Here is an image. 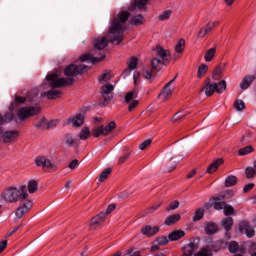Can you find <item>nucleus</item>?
Listing matches in <instances>:
<instances>
[{
	"instance_id": "38",
	"label": "nucleus",
	"mask_w": 256,
	"mask_h": 256,
	"mask_svg": "<svg viewBox=\"0 0 256 256\" xmlns=\"http://www.w3.org/2000/svg\"><path fill=\"white\" fill-rule=\"evenodd\" d=\"M89 137H91V131H89V128L84 127L79 133V139H81V141H87Z\"/></svg>"
},
{
	"instance_id": "50",
	"label": "nucleus",
	"mask_w": 256,
	"mask_h": 256,
	"mask_svg": "<svg viewBox=\"0 0 256 256\" xmlns=\"http://www.w3.org/2000/svg\"><path fill=\"white\" fill-rule=\"evenodd\" d=\"M234 109H236V111H244L245 102H243V100H235Z\"/></svg>"
},
{
	"instance_id": "1",
	"label": "nucleus",
	"mask_w": 256,
	"mask_h": 256,
	"mask_svg": "<svg viewBox=\"0 0 256 256\" xmlns=\"http://www.w3.org/2000/svg\"><path fill=\"white\" fill-rule=\"evenodd\" d=\"M129 17H131V13L127 10H122L117 16H115L112 19V24L108 30L107 36L96 37L93 39L94 49L103 51V49L109 45V41L110 43H115V41H117V45H121L125 39V36L123 35L125 34V31H127L125 24L129 20Z\"/></svg>"
},
{
	"instance_id": "51",
	"label": "nucleus",
	"mask_w": 256,
	"mask_h": 256,
	"mask_svg": "<svg viewBox=\"0 0 256 256\" xmlns=\"http://www.w3.org/2000/svg\"><path fill=\"white\" fill-rule=\"evenodd\" d=\"M64 138L66 141V145H68V147H73V145L77 143V140L73 139V136H71V134H66Z\"/></svg>"
},
{
	"instance_id": "6",
	"label": "nucleus",
	"mask_w": 256,
	"mask_h": 256,
	"mask_svg": "<svg viewBox=\"0 0 256 256\" xmlns=\"http://www.w3.org/2000/svg\"><path fill=\"white\" fill-rule=\"evenodd\" d=\"M89 71V66L85 64H70L64 69L66 77H77V75H83Z\"/></svg>"
},
{
	"instance_id": "56",
	"label": "nucleus",
	"mask_w": 256,
	"mask_h": 256,
	"mask_svg": "<svg viewBox=\"0 0 256 256\" xmlns=\"http://www.w3.org/2000/svg\"><path fill=\"white\" fill-rule=\"evenodd\" d=\"M221 67L220 66H216L214 71H213V74H212V77L215 81L221 79Z\"/></svg>"
},
{
	"instance_id": "27",
	"label": "nucleus",
	"mask_w": 256,
	"mask_h": 256,
	"mask_svg": "<svg viewBox=\"0 0 256 256\" xmlns=\"http://www.w3.org/2000/svg\"><path fill=\"white\" fill-rule=\"evenodd\" d=\"M163 61L159 58H153L151 60V69H153L155 71V73H159V71H161V69H163Z\"/></svg>"
},
{
	"instance_id": "16",
	"label": "nucleus",
	"mask_w": 256,
	"mask_h": 256,
	"mask_svg": "<svg viewBox=\"0 0 256 256\" xmlns=\"http://www.w3.org/2000/svg\"><path fill=\"white\" fill-rule=\"evenodd\" d=\"M204 231L206 235H215L219 232V226L215 222H205Z\"/></svg>"
},
{
	"instance_id": "55",
	"label": "nucleus",
	"mask_w": 256,
	"mask_h": 256,
	"mask_svg": "<svg viewBox=\"0 0 256 256\" xmlns=\"http://www.w3.org/2000/svg\"><path fill=\"white\" fill-rule=\"evenodd\" d=\"M151 143H153V140H151V139H147V140L143 141L142 143H140L139 144L140 151H145V149H147V147H149L151 145Z\"/></svg>"
},
{
	"instance_id": "57",
	"label": "nucleus",
	"mask_w": 256,
	"mask_h": 256,
	"mask_svg": "<svg viewBox=\"0 0 256 256\" xmlns=\"http://www.w3.org/2000/svg\"><path fill=\"white\" fill-rule=\"evenodd\" d=\"M247 247H248V253H250V255H253V253H255L256 251V242L248 241Z\"/></svg>"
},
{
	"instance_id": "17",
	"label": "nucleus",
	"mask_w": 256,
	"mask_h": 256,
	"mask_svg": "<svg viewBox=\"0 0 256 256\" xmlns=\"http://www.w3.org/2000/svg\"><path fill=\"white\" fill-rule=\"evenodd\" d=\"M73 124L74 127H81L83 123H85V115L83 114H78L74 118H69L67 120V125Z\"/></svg>"
},
{
	"instance_id": "14",
	"label": "nucleus",
	"mask_w": 256,
	"mask_h": 256,
	"mask_svg": "<svg viewBox=\"0 0 256 256\" xmlns=\"http://www.w3.org/2000/svg\"><path fill=\"white\" fill-rule=\"evenodd\" d=\"M101 91H102V97L104 99V102L109 103V101H111V97H109L108 95L112 91H115V86H113V84L111 83H108L101 87Z\"/></svg>"
},
{
	"instance_id": "45",
	"label": "nucleus",
	"mask_w": 256,
	"mask_h": 256,
	"mask_svg": "<svg viewBox=\"0 0 256 256\" xmlns=\"http://www.w3.org/2000/svg\"><path fill=\"white\" fill-rule=\"evenodd\" d=\"M112 77H111V72L106 71L104 73H102L99 77H98V81L99 83H103V81H111Z\"/></svg>"
},
{
	"instance_id": "23",
	"label": "nucleus",
	"mask_w": 256,
	"mask_h": 256,
	"mask_svg": "<svg viewBox=\"0 0 256 256\" xmlns=\"http://www.w3.org/2000/svg\"><path fill=\"white\" fill-rule=\"evenodd\" d=\"M182 237H185V231L183 230H174L169 233L168 240L169 241H179V239H182Z\"/></svg>"
},
{
	"instance_id": "34",
	"label": "nucleus",
	"mask_w": 256,
	"mask_h": 256,
	"mask_svg": "<svg viewBox=\"0 0 256 256\" xmlns=\"http://www.w3.org/2000/svg\"><path fill=\"white\" fill-rule=\"evenodd\" d=\"M181 161H183V156H179L177 160H175V157H172L168 166V173H171V171H175L177 164L181 163Z\"/></svg>"
},
{
	"instance_id": "32",
	"label": "nucleus",
	"mask_w": 256,
	"mask_h": 256,
	"mask_svg": "<svg viewBox=\"0 0 256 256\" xmlns=\"http://www.w3.org/2000/svg\"><path fill=\"white\" fill-rule=\"evenodd\" d=\"M100 127L102 128L103 135L107 136L109 135V133H111V131L115 129V127H117V124L115 123V121H111L108 125H102Z\"/></svg>"
},
{
	"instance_id": "3",
	"label": "nucleus",
	"mask_w": 256,
	"mask_h": 256,
	"mask_svg": "<svg viewBox=\"0 0 256 256\" xmlns=\"http://www.w3.org/2000/svg\"><path fill=\"white\" fill-rule=\"evenodd\" d=\"M46 81L48 83L42 85L43 89L50 87L51 90L42 92L41 97H46L51 101L53 99H59L61 98V95H63L61 91L55 89H61V87H71V85L75 83V78H59V74L52 73L46 76Z\"/></svg>"
},
{
	"instance_id": "52",
	"label": "nucleus",
	"mask_w": 256,
	"mask_h": 256,
	"mask_svg": "<svg viewBox=\"0 0 256 256\" xmlns=\"http://www.w3.org/2000/svg\"><path fill=\"white\" fill-rule=\"evenodd\" d=\"M219 25V21L216 22H209L204 29H206V33H211L213 31V29H215V27H218Z\"/></svg>"
},
{
	"instance_id": "48",
	"label": "nucleus",
	"mask_w": 256,
	"mask_h": 256,
	"mask_svg": "<svg viewBox=\"0 0 256 256\" xmlns=\"http://www.w3.org/2000/svg\"><path fill=\"white\" fill-rule=\"evenodd\" d=\"M172 13H173V11H171V10L164 11L162 14H160L158 16L159 21H167V20H169V18L171 17Z\"/></svg>"
},
{
	"instance_id": "12",
	"label": "nucleus",
	"mask_w": 256,
	"mask_h": 256,
	"mask_svg": "<svg viewBox=\"0 0 256 256\" xmlns=\"http://www.w3.org/2000/svg\"><path fill=\"white\" fill-rule=\"evenodd\" d=\"M18 137H19L18 130H8L2 134L3 143H6V144L15 142Z\"/></svg>"
},
{
	"instance_id": "43",
	"label": "nucleus",
	"mask_w": 256,
	"mask_h": 256,
	"mask_svg": "<svg viewBox=\"0 0 256 256\" xmlns=\"http://www.w3.org/2000/svg\"><path fill=\"white\" fill-rule=\"evenodd\" d=\"M208 69L209 67L206 64H201L198 68V79H201L205 75V73H207Z\"/></svg>"
},
{
	"instance_id": "15",
	"label": "nucleus",
	"mask_w": 256,
	"mask_h": 256,
	"mask_svg": "<svg viewBox=\"0 0 256 256\" xmlns=\"http://www.w3.org/2000/svg\"><path fill=\"white\" fill-rule=\"evenodd\" d=\"M228 251L233 255H235L236 253H242V254L246 253L243 246H239V243H237V241H231L228 243Z\"/></svg>"
},
{
	"instance_id": "31",
	"label": "nucleus",
	"mask_w": 256,
	"mask_h": 256,
	"mask_svg": "<svg viewBox=\"0 0 256 256\" xmlns=\"http://www.w3.org/2000/svg\"><path fill=\"white\" fill-rule=\"evenodd\" d=\"M15 119L13 112H9L4 116L0 115V125H6V123H11Z\"/></svg>"
},
{
	"instance_id": "40",
	"label": "nucleus",
	"mask_w": 256,
	"mask_h": 256,
	"mask_svg": "<svg viewBox=\"0 0 256 256\" xmlns=\"http://www.w3.org/2000/svg\"><path fill=\"white\" fill-rule=\"evenodd\" d=\"M39 189V183L35 180L28 182V193H35Z\"/></svg>"
},
{
	"instance_id": "35",
	"label": "nucleus",
	"mask_w": 256,
	"mask_h": 256,
	"mask_svg": "<svg viewBox=\"0 0 256 256\" xmlns=\"http://www.w3.org/2000/svg\"><path fill=\"white\" fill-rule=\"evenodd\" d=\"M217 51V48L214 47V48H210L206 51L205 53V56H204V59L205 61H207V63L213 61V58L215 57V53Z\"/></svg>"
},
{
	"instance_id": "24",
	"label": "nucleus",
	"mask_w": 256,
	"mask_h": 256,
	"mask_svg": "<svg viewBox=\"0 0 256 256\" xmlns=\"http://www.w3.org/2000/svg\"><path fill=\"white\" fill-rule=\"evenodd\" d=\"M213 202V207L214 209H216V211H221L222 209H225V206L227 205V203H225V201H222L221 198L219 196L216 197H212Z\"/></svg>"
},
{
	"instance_id": "33",
	"label": "nucleus",
	"mask_w": 256,
	"mask_h": 256,
	"mask_svg": "<svg viewBox=\"0 0 256 256\" xmlns=\"http://www.w3.org/2000/svg\"><path fill=\"white\" fill-rule=\"evenodd\" d=\"M253 151H255V147H253V145H248L243 148H240L238 150V155H240L241 157H245V155H249L253 153Z\"/></svg>"
},
{
	"instance_id": "28",
	"label": "nucleus",
	"mask_w": 256,
	"mask_h": 256,
	"mask_svg": "<svg viewBox=\"0 0 256 256\" xmlns=\"http://www.w3.org/2000/svg\"><path fill=\"white\" fill-rule=\"evenodd\" d=\"M26 101L27 97L15 96L14 102L10 105V111H15L17 109V105H23Z\"/></svg>"
},
{
	"instance_id": "36",
	"label": "nucleus",
	"mask_w": 256,
	"mask_h": 256,
	"mask_svg": "<svg viewBox=\"0 0 256 256\" xmlns=\"http://www.w3.org/2000/svg\"><path fill=\"white\" fill-rule=\"evenodd\" d=\"M111 171H113V169H111V168L104 169L100 173L98 181H100V183H103L104 181H107V178L109 177V175H111Z\"/></svg>"
},
{
	"instance_id": "64",
	"label": "nucleus",
	"mask_w": 256,
	"mask_h": 256,
	"mask_svg": "<svg viewBox=\"0 0 256 256\" xmlns=\"http://www.w3.org/2000/svg\"><path fill=\"white\" fill-rule=\"evenodd\" d=\"M255 188V183H249V184H246L243 188V192L244 193H249V191H251L252 189Z\"/></svg>"
},
{
	"instance_id": "4",
	"label": "nucleus",
	"mask_w": 256,
	"mask_h": 256,
	"mask_svg": "<svg viewBox=\"0 0 256 256\" xmlns=\"http://www.w3.org/2000/svg\"><path fill=\"white\" fill-rule=\"evenodd\" d=\"M227 90V82L225 80H222L218 83H211V78L206 79L205 86L200 90V93L202 91H205L206 97H212L213 93H218L221 95L224 91Z\"/></svg>"
},
{
	"instance_id": "26",
	"label": "nucleus",
	"mask_w": 256,
	"mask_h": 256,
	"mask_svg": "<svg viewBox=\"0 0 256 256\" xmlns=\"http://www.w3.org/2000/svg\"><path fill=\"white\" fill-rule=\"evenodd\" d=\"M143 77L148 81H154L155 77H157V73H155L153 68H144L143 69Z\"/></svg>"
},
{
	"instance_id": "29",
	"label": "nucleus",
	"mask_w": 256,
	"mask_h": 256,
	"mask_svg": "<svg viewBox=\"0 0 256 256\" xmlns=\"http://www.w3.org/2000/svg\"><path fill=\"white\" fill-rule=\"evenodd\" d=\"M143 23H145V18H143L141 14L133 16L130 20V25H134L135 27H139V25H143Z\"/></svg>"
},
{
	"instance_id": "62",
	"label": "nucleus",
	"mask_w": 256,
	"mask_h": 256,
	"mask_svg": "<svg viewBox=\"0 0 256 256\" xmlns=\"http://www.w3.org/2000/svg\"><path fill=\"white\" fill-rule=\"evenodd\" d=\"M114 209H117V206H116L115 204H110V205L107 207L106 211L104 212L105 217H107V215H111V213H113V210H114Z\"/></svg>"
},
{
	"instance_id": "46",
	"label": "nucleus",
	"mask_w": 256,
	"mask_h": 256,
	"mask_svg": "<svg viewBox=\"0 0 256 256\" xmlns=\"http://www.w3.org/2000/svg\"><path fill=\"white\" fill-rule=\"evenodd\" d=\"M184 50H185V39H180L175 46V52L181 53Z\"/></svg>"
},
{
	"instance_id": "18",
	"label": "nucleus",
	"mask_w": 256,
	"mask_h": 256,
	"mask_svg": "<svg viewBox=\"0 0 256 256\" xmlns=\"http://www.w3.org/2000/svg\"><path fill=\"white\" fill-rule=\"evenodd\" d=\"M159 233V226H144L141 229V234L146 235V237H153Z\"/></svg>"
},
{
	"instance_id": "53",
	"label": "nucleus",
	"mask_w": 256,
	"mask_h": 256,
	"mask_svg": "<svg viewBox=\"0 0 256 256\" xmlns=\"http://www.w3.org/2000/svg\"><path fill=\"white\" fill-rule=\"evenodd\" d=\"M129 157H131V152L126 151L122 156L119 157L118 165H123L125 161L129 160Z\"/></svg>"
},
{
	"instance_id": "11",
	"label": "nucleus",
	"mask_w": 256,
	"mask_h": 256,
	"mask_svg": "<svg viewBox=\"0 0 256 256\" xmlns=\"http://www.w3.org/2000/svg\"><path fill=\"white\" fill-rule=\"evenodd\" d=\"M35 163L37 167H46L47 169H53L54 171L57 169V166L51 163V160L45 158L44 156L36 157Z\"/></svg>"
},
{
	"instance_id": "21",
	"label": "nucleus",
	"mask_w": 256,
	"mask_h": 256,
	"mask_svg": "<svg viewBox=\"0 0 256 256\" xmlns=\"http://www.w3.org/2000/svg\"><path fill=\"white\" fill-rule=\"evenodd\" d=\"M105 218V211L100 212L90 220V226L97 227V225H101L105 221Z\"/></svg>"
},
{
	"instance_id": "13",
	"label": "nucleus",
	"mask_w": 256,
	"mask_h": 256,
	"mask_svg": "<svg viewBox=\"0 0 256 256\" xmlns=\"http://www.w3.org/2000/svg\"><path fill=\"white\" fill-rule=\"evenodd\" d=\"M175 79H177V76H175L172 80H170L163 90L160 92L159 97H162L163 101H167L171 95H173V89H171V85H173Z\"/></svg>"
},
{
	"instance_id": "58",
	"label": "nucleus",
	"mask_w": 256,
	"mask_h": 256,
	"mask_svg": "<svg viewBox=\"0 0 256 256\" xmlns=\"http://www.w3.org/2000/svg\"><path fill=\"white\" fill-rule=\"evenodd\" d=\"M235 213V208H233V206L231 205H225L224 207V215L229 216V215H233Z\"/></svg>"
},
{
	"instance_id": "39",
	"label": "nucleus",
	"mask_w": 256,
	"mask_h": 256,
	"mask_svg": "<svg viewBox=\"0 0 256 256\" xmlns=\"http://www.w3.org/2000/svg\"><path fill=\"white\" fill-rule=\"evenodd\" d=\"M204 215H205V211L203 210V208H199L195 211L192 219L194 222L201 221V219H203Z\"/></svg>"
},
{
	"instance_id": "42",
	"label": "nucleus",
	"mask_w": 256,
	"mask_h": 256,
	"mask_svg": "<svg viewBox=\"0 0 256 256\" xmlns=\"http://www.w3.org/2000/svg\"><path fill=\"white\" fill-rule=\"evenodd\" d=\"M224 245H227V242L223 240H217L216 242H214V245H212L211 249L212 251H221Z\"/></svg>"
},
{
	"instance_id": "60",
	"label": "nucleus",
	"mask_w": 256,
	"mask_h": 256,
	"mask_svg": "<svg viewBox=\"0 0 256 256\" xmlns=\"http://www.w3.org/2000/svg\"><path fill=\"white\" fill-rule=\"evenodd\" d=\"M175 209H179V201L177 200L170 203L167 206L166 211H175Z\"/></svg>"
},
{
	"instance_id": "25",
	"label": "nucleus",
	"mask_w": 256,
	"mask_h": 256,
	"mask_svg": "<svg viewBox=\"0 0 256 256\" xmlns=\"http://www.w3.org/2000/svg\"><path fill=\"white\" fill-rule=\"evenodd\" d=\"M180 219H181V214L179 213L170 215L165 219L164 225L171 227V225H175V223H177Z\"/></svg>"
},
{
	"instance_id": "61",
	"label": "nucleus",
	"mask_w": 256,
	"mask_h": 256,
	"mask_svg": "<svg viewBox=\"0 0 256 256\" xmlns=\"http://www.w3.org/2000/svg\"><path fill=\"white\" fill-rule=\"evenodd\" d=\"M92 135L93 137H101V135H103V128H101V126L94 128L92 130Z\"/></svg>"
},
{
	"instance_id": "59",
	"label": "nucleus",
	"mask_w": 256,
	"mask_h": 256,
	"mask_svg": "<svg viewBox=\"0 0 256 256\" xmlns=\"http://www.w3.org/2000/svg\"><path fill=\"white\" fill-rule=\"evenodd\" d=\"M169 238H167L166 236H160L158 238H156V243L158 245H167V243H169Z\"/></svg>"
},
{
	"instance_id": "47",
	"label": "nucleus",
	"mask_w": 256,
	"mask_h": 256,
	"mask_svg": "<svg viewBox=\"0 0 256 256\" xmlns=\"http://www.w3.org/2000/svg\"><path fill=\"white\" fill-rule=\"evenodd\" d=\"M137 65H139V59L137 57H132L129 62H128V68L132 69H137Z\"/></svg>"
},
{
	"instance_id": "63",
	"label": "nucleus",
	"mask_w": 256,
	"mask_h": 256,
	"mask_svg": "<svg viewBox=\"0 0 256 256\" xmlns=\"http://www.w3.org/2000/svg\"><path fill=\"white\" fill-rule=\"evenodd\" d=\"M58 125H59V120L47 121V129H53V127H57Z\"/></svg>"
},
{
	"instance_id": "37",
	"label": "nucleus",
	"mask_w": 256,
	"mask_h": 256,
	"mask_svg": "<svg viewBox=\"0 0 256 256\" xmlns=\"http://www.w3.org/2000/svg\"><path fill=\"white\" fill-rule=\"evenodd\" d=\"M238 179L234 175H230L225 179V187H235L237 185Z\"/></svg>"
},
{
	"instance_id": "7",
	"label": "nucleus",
	"mask_w": 256,
	"mask_h": 256,
	"mask_svg": "<svg viewBox=\"0 0 256 256\" xmlns=\"http://www.w3.org/2000/svg\"><path fill=\"white\" fill-rule=\"evenodd\" d=\"M133 79L135 88H133L132 91L128 92L125 95V103H131V101H133V99H137V95H139V88L137 87V85L141 83V72H135L133 75Z\"/></svg>"
},
{
	"instance_id": "2",
	"label": "nucleus",
	"mask_w": 256,
	"mask_h": 256,
	"mask_svg": "<svg viewBox=\"0 0 256 256\" xmlns=\"http://www.w3.org/2000/svg\"><path fill=\"white\" fill-rule=\"evenodd\" d=\"M29 194L27 193V186H21L20 188L10 187L3 191L2 199L6 203H17L20 200V205L15 211L17 219H21L23 215L29 213L33 207V202L29 199Z\"/></svg>"
},
{
	"instance_id": "20",
	"label": "nucleus",
	"mask_w": 256,
	"mask_h": 256,
	"mask_svg": "<svg viewBox=\"0 0 256 256\" xmlns=\"http://www.w3.org/2000/svg\"><path fill=\"white\" fill-rule=\"evenodd\" d=\"M221 165H223V159L222 158L216 159L207 167L206 173H209V175L215 173V171H217V169H219Z\"/></svg>"
},
{
	"instance_id": "41",
	"label": "nucleus",
	"mask_w": 256,
	"mask_h": 256,
	"mask_svg": "<svg viewBox=\"0 0 256 256\" xmlns=\"http://www.w3.org/2000/svg\"><path fill=\"white\" fill-rule=\"evenodd\" d=\"M224 245H227V242L223 240H217L216 242H214V245H212L211 249L212 251H221Z\"/></svg>"
},
{
	"instance_id": "44",
	"label": "nucleus",
	"mask_w": 256,
	"mask_h": 256,
	"mask_svg": "<svg viewBox=\"0 0 256 256\" xmlns=\"http://www.w3.org/2000/svg\"><path fill=\"white\" fill-rule=\"evenodd\" d=\"M245 175H246V179H254L255 175H256V170L253 167H247L245 169Z\"/></svg>"
},
{
	"instance_id": "30",
	"label": "nucleus",
	"mask_w": 256,
	"mask_h": 256,
	"mask_svg": "<svg viewBox=\"0 0 256 256\" xmlns=\"http://www.w3.org/2000/svg\"><path fill=\"white\" fill-rule=\"evenodd\" d=\"M221 223L225 231H231V229H233V217H226L221 221Z\"/></svg>"
},
{
	"instance_id": "54",
	"label": "nucleus",
	"mask_w": 256,
	"mask_h": 256,
	"mask_svg": "<svg viewBox=\"0 0 256 256\" xmlns=\"http://www.w3.org/2000/svg\"><path fill=\"white\" fill-rule=\"evenodd\" d=\"M36 129H47V118L43 117L35 124Z\"/></svg>"
},
{
	"instance_id": "5",
	"label": "nucleus",
	"mask_w": 256,
	"mask_h": 256,
	"mask_svg": "<svg viewBox=\"0 0 256 256\" xmlns=\"http://www.w3.org/2000/svg\"><path fill=\"white\" fill-rule=\"evenodd\" d=\"M41 113V107L39 106H25L18 110L17 117L20 121H25L29 117H35Z\"/></svg>"
},
{
	"instance_id": "8",
	"label": "nucleus",
	"mask_w": 256,
	"mask_h": 256,
	"mask_svg": "<svg viewBox=\"0 0 256 256\" xmlns=\"http://www.w3.org/2000/svg\"><path fill=\"white\" fill-rule=\"evenodd\" d=\"M155 51L156 56L162 59L163 65H169L171 62V52L169 50H165V48L161 46H157Z\"/></svg>"
},
{
	"instance_id": "19",
	"label": "nucleus",
	"mask_w": 256,
	"mask_h": 256,
	"mask_svg": "<svg viewBox=\"0 0 256 256\" xmlns=\"http://www.w3.org/2000/svg\"><path fill=\"white\" fill-rule=\"evenodd\" d=\"M199 249V246L195 242H190L183 247L184 256H193V253Z\"/></svg>"
},
{
	"instance_id": "9",
	"label": "nucleus",
	"mask_w": 256,
	"mask_h": 256,
	"mask_svg": "<svg viewBox=\"0 0 256 256\" xmlns=\"http://www.w3.org/2000/svg\"><path fill=\"white\" fill-rule=\"evenodd\" d=\"M238 229L241 233H245L248 239L255 237V230L251 227L248 221H241L238 224Z\"/></svg>"
},
{
	"instance_id": "10",
	"label": "nucleus",
	"mask_w": 256,
	"mask_h": 256,
	"mask_svg": "<svg viewBox=\"0 0 256 256\" xmlns=\"http://www.w3.org/2000/svg\"><path fill=\"white\" fill-rule=\"evenodd\" d=\"M103 59H105V53L103 52H101L100 55L96 57L94 56V54H91V53L84 54L80 57L81 63L90 61L93 64H95V63H100V61H103Z\"/></svg>"
},
{
	"instance_id": "22",
	"label": "nucleus",
	"mask_w": 256,
	"mask_h": 256,
	"mask_svg": "<svg viewBox=\"0 0 256 256\" xmlns=\"http://www.w3.org/2000/svg\"><path fill=\"white\" fill-rule=\"evenodd\" d=\"M255 79L256 77L251 75H247L245 78H243V80L240 83V88L242 89V91L249 89V87H251V84Z\"/></svg>"
},
{
	"instance_id": "49",
	"label": "nucleus",
	"mask_w": 256,
	"mask_h": 256,
	"mask_svg": "<svg viewBox=\"0 0 256 256\" xmlns=\"http://www.w3.org/2000/svg\"><path fill=\"white\" fill-rule=\"evenodd\" d=\"M195 256H213V253H211V249L204 247Z\"/></svg>"
}]
</instances>
